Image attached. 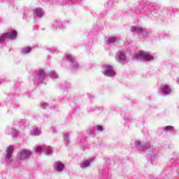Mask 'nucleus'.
<instances>
[{
  "label": "nucleus",
  "instance_id": "72a5a7b5",
  "mask_svg": "<svg viewBox=\"0 0 179 179\" xmlns=\"http://www.w3.org/2000/svg\"><path fill=\"white\" fill-rule=\"evenodd\" d=\"M176 82H177L178 85H179V78H177Z\"/></svg>",
  "mask_w": 179,
  "mask_h": 179
},
{
  "label": "nucleus",
  "instance_id": "aec40b11",
  "mask_svg": "<svg viewBox=\"0 0 179 179\" xmlns=\"http://www.w3.org/2000/svg\"><path fill=\"white\" fill-rule=\"evenodd\" d=\"M140 38H146V37H149V32L147 31H141L140 34H138Z\"/></svg>",
  "mask_w": 179,
  "mask_h": 179
},
{
  "label": "nucleus",
  "instance_id": "dca6fc26",
  "mask_svg": "<svg viewBox=\"0 0 179 179\" xmlns=\"http://www.w3.org/2000/svg\"><path fill=\"white\" fill-rule=\"evenodd\" d=\"M151 15L152 17H155V18L159 17V16H160V6H155L154 7V10Z\"/></svg>",
  "mask_w": 179,
  "mask_h": 179
},
{
  "label": "nucleus",
  "instance_id": "7c9ffc66",
  "mask_svg": "<svg viewBox=\"0 0 179 179\" xmlns=\"http://www.w3.org/2000/svg\"><path fill=\"white\" fill-rule=\"evenodd\" d=\"M96 127L97 131H99V132H103V130L104 129V128L101 125H96Z\"/></svg>",
  "mask_w": 179,
  "mask_h": 179
},
{
  "label": "nucleus",
  "instance_id": "a211bd4d",
  "mask_svg": "<svg viewBox=\"0 0 179 179\" xmlns=\"http://www.w3.org/2000/svg\"><path fill=\"white\" fill-rule=\"evenodd\" d=\"M130 30L131 31H132V33H138V34H140L143 29H142V27L139 25H136V26L131 27Z\"/></svg>",
  "mask_w": 179,
  "mask_h": 179
},
{
  "label": "nucleus",
  "instance_id": "f704fd0d",
  "mask_svg": "<svg viewBox=\"0 0 179 179\" xmlns=\"http://www.w3.org/2000/svg\"><path fill=\"white\" fill-rule=\"evenodd\" d=\"M64 92H65V93H66V94H68V90H64Z\"/></svg>",
  "mask_w": 179,
  "mask_h": 179
},
{
  "label": "nucleus",
  "instance_id": "2f4dec72",
  "mask_svg": "<svg viewBox=\"0 0 179 179\" xmlns=\"http://www.w3.org/2000/svg\"><path fill=\"white\" fill-rule=\"evenodd\" d=\"M157 155V153H155L154 155H151V159L156 157Z\"/></svg>",
  "mask_w": 179,
  "mask_h": 179
},
{
  "label": "nucleus",
  "instance_id": "f03ea898",
  "mask_svg": "<svg viewBox=\"0 0 179 179\" xmlns=\"http://www.w3.org/2000/svg\"><path fill=\"white\" fill-rule=\"evenodd\" d=\"M16 37H17V31H10L4 33L0 36V44H2L6 40H15Z\"/></svg>",
  "mask_w": 179,
  "mask_h": 179
},
{
  "label": "nucleus",
  "instance_id": "f3484780",
  "mask_svg": "<svg viewBox=\"0 0 179 179\" xmlns=\"http://www.w3.org/2000/svg\"><path fill=\"white\" fill-rule=\"evenodd\" d=\"M52 148L51 147H45L44 146V148H43V153L44 155H45V156H51V155H52Z\"/></svg>",
  "mask_w": 179,
  "mask_h": 179
},
{
  "label": "nucleus",
  "instance_id": "f8f14e48",
  "mask_svg": "<svg viewBox=\"0 0 179 179\" xmlns=\"http://www.w3.org/2000/svg\"><path fill=\"white\" fill-rule=\"evenodd\" d=\"M53 169L55 171H57V173H61L62 171H64V169H65V165L64 164V163H62L61 161H57L53 165Z\"/></svg>",
  "mask_w": 179,
  "mask_h": 179
},
{
  "label": "nucleus",
  "instance_id": "c756f323",
  "mask_svg": "<svg viewBox=\"0 0 179 179\" xmlns=\"http://www.w3.org/2000/svg\"><path fill=\"white\" fill-rule=\"evenodd\" d=\"M49 51H50L52 54H54V53L58 52V49H57V48H51L49 49Z\"/></svg>",
  "mask_w": 179,
  "mask_h": 179
},
{
  "label": "nucleus",
  "instance_id": "f257e3e1",
  "mask_svg": "<svg viewBox=\"0 0 179 179\" xmlns=\"http://www.w3.org/2000/svg\"><path fill=\"white\" fill-rule=\"evenodd\" d=\"M133 59L136 61H153L155 59V55H151L145 52H140L134 56Z\"/></svg>",
  "mask_w": 179,
  "mask_h": 179
},
{
  "label": "nucleus",
  "instance_id": "a19ab883",
  "mask_svg": "<svg viewBox=\"0 0 179 179\" xmlns=\"http://www.w3.org/2000/svg\"><path fill=\"white\" fill-rule=\"evenodd\" d=\"M69 1H71V0H69Z\"/></svg>",
  "mask_w": 179,
  "mask_h": 179
},
{
  "label": "nucleus",
  "instance_id": "c85d7f7f",
  "mask_svg": "<svg viewBox=\"0 0 179 179\" xmlns=\"http://www.w3.org/2000/svg\"><path fill=\"white\" fill-rule=\"evenodd\" d=\"M41 150H44V145L36 146L35 151L37 152V153H41Z\"/></svg>",
  "mask_w": 179,
  "mask_h": 179
},
{
  "label": "nucleus",
  "instance_id": "4468645a",
  "mask_svg": "<svg viewBox=\"0 0 179 179\" xmlns=\"http://www.w3.org/2000/svg\"><path fill=\"white\" fill-rule=\"evenodd\" d=\"M90 164H92V159H83L81 162V164L80 165V169H83V170L87 169V167H89L90 166Z\"/></svg>",
  "mask_w": 179,
  "mask_h": 179
},
{
  "label": "nucleus",
  "instance_id": "e433bc0d",
  "mask_svg": "<svg viewBox=\"0 0 179 179\" xmlns=\"http://www.w3.org/2000/svg\"><path fill=\"white\" fill-rule=\"evenodd\" d=\"M80 136H78V139H79V137H80Z\"/></svg>",
  "mask_w": 179,
  "mask_h": 179
},
{
  "label": "nucleus",
  "instance_id": "ddd939ff",
  "mask_svg": "<svg viewBox=\"0 0 179 179\" xmlns=\"http://www.w3.org/2000/svg\"><path fill=\"white\" fill-rule=\"evenodd\" d=\"M34 15H35L36 17H39V19H41V17L44 16V10L40 7H38L34 10Z\"/></svg>",
  "mask_w": 179,
  "mask_h": 179
},
{
  "label": "nucleus",
  "instance_id": "7ed1b4c3",
  "mask_svg": "<svg viewBox=\"0 0 179 179\" xmlns=\"http://www.w3.org/2000/svg\"><path fill=\"white\" fill-rule=\"evenodd\" d=\"M31 156V151L26 149H22L17 152V159L19 160H27Z\"/></svg>",
  "mask_w": 179,
  "mask_h": 179
},
{
  "label": "nucleus",
  "instance_id": "ea45409f",
  "mask_svg": "<svg viewBox=\"0 0 179 179\" xmlns=\"http://www.w3.org/2000/svg\"><path fill=\"white\" fill-rule=\"evenodd\" d=\"M55 106H53V108H55Z\"/></svg>",
  "mask_w": 179,
  "mask_h": 179
},
{
  "label": "nucleus",
  "instance_id": "b1692460",
  "mask_svg": "<svg viewBox=\"0 0 179 179\" xmlns=\"http://www.w3.org/2000/svg\"><path fill=\"white\" fill-rule=\"evenodd\" d=\"M118 0H108L106 3H105V7L106 8H110L114 5L115 2H117Z\"/></svg>",
  "mask_w": 179,
  "mask_h": 179
},
{
  "label": "nucleus",
  "instance_id": "1a4fd4ad",
  "mask_svg": "<svg viewBox=\"0 0 179 179\" xmlns=\"http://www.w3.org/2000/svg\"><path fill=\"white\" fill-rule=\"evenodd\" d=\"M159 93H161L162 96H167L171 93V87H170V85L163 84L159 88Z\"/></svg>",
  "mask_w": 179,
  "mask_h": 179
},
{
  "label": "nucleus",
  "instance_id": "4c0bfd02",
  "mask_svg": "<svg viewBox=\"0 0 179 179\" xmlns=\"http://www.w3.org/2000/svg\"><path fill=\"white\" fill-rule=\"evenodd\" d=\"M5 1H6V0H3V2H5Z\"/></svg>",
  "mask_w": 179,
  "mask_h": 179
},
{
  "label": "nucleus",
  "instance_id": "6e6552de",
  "mask_svg": "<svg viewBox=\"0 0 179 179\" xmlns=\"http://www.w3.org/2000/svg\"><path fill=\"white\" fill-rule=\"evenodd\" d=\"M45 80V71L44 70H41L36 77L34 78V83H41Z\"/></svg>",
  "mask_w": 179,
  "mask_h": 179
},
{
  "label": "nucleus",
  "instance_id": "4be33fe9",
  "mask_svg": "<svg viewBox=\"0 0 179 179\" xmlns=\"http://www.w3.org/2000/svg\"><path fill=\"white\" fill-rule=\"evenodd\" d=\"M41 134V129L38 128H34L33 129V131L31 132V135L34 136H38V135Z\"/></svg>",
  "mask_w": 179,
  "mask_h": 179
},
{
  "label": "nucleus",
  "instance_id": "0eeeda50",
  "mask_svg": "<svg viewBox=\"0 0 179 179\" xmlns=\"http://www.w3.org/2000/svg\"><path fill=\"white\" fill-rule=\"evenodd\" d=\"M13 145H9L6 150V162L12 163V155H13Z\"/></svg>",
  "mask_w": 179,
  "mask_h": 179
},
{
  "label": "nucleus",
  "instance_id": "a878e982",
  "mask_svg": "<svg viewBox=\"0 0 179 179\" xmlns=\"http://www.w3.org/2000/svg\"><path fill=\"white\" fill-rule=\"evenodd\" d=\"M64 144L67 146V145H69V134H64Z\"/></svg>",
  "mask_w": 179,
  "mask_h": 179
},
{
  "label": "nucleus",
  "instance_id": "5701e85b",
  "mask_svg": "<svg viewBox=\"0 0 179 179\" xmlns=\"http://www.w3.org/2000/svg\"><path fill=\"white\" fill-rule=\"evenodd\" d=\"M31 51V48L30 47H25L21 49L20 52L21 54L26 55L30 53Z\"/></svg>",
  "mask_w": 179,
  "mask_h": 179
},
{
  "label": "nucleus",
  "instance_id": "9b49d317",
  "mask_svg": "<svg viewBox=\"0 0 179 179\" xmlns=\"http://www.w3.org/2000/svg\"><path fill=\"white\" fill-rule=\"evenodd\" d=\"M52 27L55 30H57V29H59L60 30H63V29H65V22L53 21L52 22Z\"/></svg>",
  "mask_w": 179,
  "mask_h": 179
},
{
  "label": "nucleus",
  "instance_id": "9d476101",
  "mask_svg": "<svg viewBox=\"0 0 179 179\" xmlns=\"http://www.w3.org/2000/svg\"><path fill=\"white\" fill-rule=\"evenodd\" d=\"M116 60L122 65H124L125 62H127V56L125 55V52L120 51L117 53Z\"/></svg>",
  "mask_w": 179,
  "mask_h": 179
},
{
  "label": "nucleus",
  "instance_id": "39448f33",
  "mask_svg": "<svg viewBox=\"0 0 179 179\" xmlns=\"http://www.w3.org/2000/svg\"><path fill=\"white\" fill-rule=\"evenodd\" d=\"M64 59L71 62V66L73 71H76L79 68V64L75 57L72 56V55H66L64 56Z\"/></svg>",
  "mask_w": 179,
  "mask_h": 179
},
{
  "label": "nucleus",
  "instance_id": "412c9836",
  "mask_svg": "<svg viewBox=\"0 0 179 179\" xmlns=\"http://www.w3.org/2000/svg\"><path fill=\"white\" fill-rule=\"evenodd\" d=\"M50 108H52V103H51V101H49V103L43 102L41 104V107L43 110L48 108V107H50Z\"/></svg>",
  "mask_w": 179,
  "mask_h": 179
},
{
  "label": "nucleus",
  "instance_id": "393cba45",
  "mask_svg": "<svg viewBox=\"0 0 179 179\" xmlns=\"http://www.w3.org/2000/svg\"><path fill=\"white\" fill-rule=\"evenodd\" d=\"M164 132H173L174 131V127L173 126H166L163 128Z\"/></svg>",
  "mask_w": 179,
  "mask_h": 179
},
{
  "label": "nucleus",
  "instance_id": "6ab92c4d",
  "mask_svg": "<svg viewBox=\"0 0 179 179\" xmlns=\"http://www.w3.org/2000/svg\"><path fill=\"white\" fill-rule=\"evenodd\" d=\"M138 10H145V12H146V15L148 17H152V16L149 15V8H148V6H144L143 7L139 6L138 8Z\"/></svg>",
  "mask_w": 179,
  "mask_h": 179
},
{
  "label": "nucleus",
  "instance_id": "20e7f679",
  "mask_svg": "<svg viewBox=\"0 0 179 179\" xmlns=\"http://www.w3.org/2000/svg\"><path fill=\"white\" fill-rule=\"evenodd\" d=\"M103 73L105 76H108V78H114V76H115L114 68H113V66H110L108 64H106L103 66Z\"/></svg>",
  "mask_w": 179,
  "mask_h": 179
},
{
  "label": "nucleus",
  "instance_id": "423d86ee",
  "mask_svg": "<svg viewBox=\"0 0 179 179\" xmlns=\"http://www.w3.org/2000/svg\"><path fill=\"white\" fill-rule=\"evenodd\" d=\"M134 146L136 149H138V150H146V149H149V148H150V144L149 143L136 140L134 141Z\"/></svg>",
  "mask_w": 179,
  "mask_h": 179
},
{
  "label": "nucleus",
  "instance_id": "c9c22d12",
  "mask_svg": "<svg viewBox=\"0 0 179 179\" xmlns=\"http://www.w3.org/2000/svg\"><path fill=\"white\" fill-rule=\"evenodd\" d=\"M172 11L174 12V9L173 8H172Z\"/></svg>",
  "mask_w": 179,
  "mask_h": 179
},
{
  "label": "nucleus",
  "instance_id": "bb28decb",
  "mask_svg": "<svg viewBox=\"0 0 179 179\" xmlns=\"http://www.w3.org/2000/svg\"><path fill=\"white\" fill-rule=\"evenodd\" d=\"M49 76L50 78H51L52 79H57L58 78V74H57V73L55 71H50L49 73Z\"/></svg>",
  "mask_w": 179,
  "mask_h": 179
},
{
  "label": "nucleus",
  "instance_id": "2eb2a0df",
  "mask_svg": "<svg viewBox=\"0 0 179 179\" xmlns=\"http://www.w3.org/2000/svg\"><path fill=\"white\" fill-rule=\"evenodd\" d=\"M120 41V36H111L108 38V44H118Z\"/></svg>",
  "mask_w": 179,
  "mask_h": 179
},
{
  "label": "nucleus",
  "instance_id": "cd10ccee",
  "mask_svg": "<svg viewBox=\"0 0 179 179\" xmlns=\"http://www.w3.org/2000/svg\"><path fill=\"white\" fill-rule=\"evenodd\" d=\"M19 134H20V131H19L16 129H13L12 131V136H18Z\"/></svg>",
  "mask_w": 179,
  "mask_h": 179
},
{
  "label": "nucleus",
  "instance_id": "473e14b6",
  "mask_svg": "<svg viewBox=\"0 0 179 179\" xmlns=\"http://www.w3.org/2000/svg\"><path fill=\"white\" fill-rule=\"evenodd\" d=\"M10 5H15V1L9 2Z\"/></svg>",
  "mask_w": 179,
  "mask_h": 179
},
{
  "label": "nucleus",
  "instance_id": "58836bf2",
  "mask_svg": "<svg viewBox=\"0 0 179 179\" xmlns=\"http://www.w3.org/2000/svg\"><path fill=\"white\" fill-rule=\"evenodd\" d=\"M20 124L22 125V122H20Z\"/></svg>",
  "mask_w": 179,
  "mask_h": 179
}]
</instances>
